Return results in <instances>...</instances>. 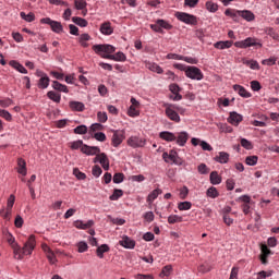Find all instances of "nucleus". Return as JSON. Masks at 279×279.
<instances>
[{
    "label": "nucleus",
    "instance_id": "obj_7",
    "mask_svg": "<svg viewBox=\"0 0 279 279\" xmlns=\"http://www.w3.org/2000/svg\"><path fill=\"white\" fill-rule=\"evenodd\" d=\"M257 45L259 47H263V45H260L259 43H256V39L252 37H247L244 40L234 43V47H236L238 49H247V47H256Z\"/></svg>",
    "mask_w": 279,
    "mask_h": 279
},
{
    "label": "nucleus",
    "instance_id": "obj_20",
    "mask_svg": "<svg viewBox=\"0 0 279 279\" xmlns=\"http://www.w3.org/2000/svg\"><path fill=\"white\" fill-rule=\"evenodd\" d=\"M170 90L173 94V96H170V99H173V101H180L182 99V95H180V86L178 84H171Z\"/></svg>",
    "mask_w": 279,
    "mask_h": 279
},
{
    "label": "nucleus",
    "instance_id": "obj_13",
    "mask_svg": "<svg viewBox=\"0 0 279 279\" xmlns=\"http://www.w3.org/2000/svg\"><path fill=\"white\" fill-rule=\"evenodd\" d=\"M99 32L100 34H102V36H112V34H114V28L112 27V23L107 21L100 24Z\"/></svg>",
    "mask_w": 279,
    "mask_h": 279
},
{
    "label": "nucleus",
    "instance_id": "obj_19",
    "mask_svg": "<svg viewBox=\"0 0 279 279\" xmlns=\"http://www.w3.org/2000/svg\"><path fill=\"white\" fill-rule=\"evenodd\" d=\"M122 247H125L126 250H134L136 247V242L128 236L122 238V240L119 242Z\"/></svg>",
    "mask_w": 279,
    "mask_h": 279
},
{
    "label": "nucleus",
    "instance_id": "obj_57",
    "mask_svg": "<svg viewBox=\"0 0 279 279\" xmlns=\"http://www.w3.org/2000/svg\"><path fill=\"white\" fill-rule=\"evenodd\" d=\"M70 147L71 149H82V147H84V142L82 140L72 142Z\"/></svg>",
    "mask_w": 279,
    "mask_h": 279
},
{
    "label": "nucleus",
    "instance_id": "obj_24",
    "mask_svg": "<svg viewBox=\"0 0 279 279\" xmlns=\"http://www.w3.org/2000/svg\"><path fill=\"white\" fill-rule=\"evenodd\" d=\"M10 66H12L13 69H15V71H19V73H23L24 75H27V69H25V66H23V64H21L19 61L16 60H11L9 62Z\"/></svg>",
    "mask_w": 279,
    "mask_h": 279
},
{
    "label": "nucleus",
    "instance_id": "obj_28",
    "mask_svg": "<svg viewBox=\"0 0 279 279\" xmlns=\"http://www.w3.org/2000/svg\"><path fill=\"white\" fill-rule=\"evenodd\" d=\"M106 252H110V246H108V244H101L96 250L98 258H104V254H106Z\"/></svg>",
    "mask_w": 279,
    "mask_h": 279
},
{
    "label": "nucleus",
    "instance_id": "obj_47",
    "mask_svg": "<svg viewBox=\"0 0 279 279\" xmlns=\"http://www.w3.org/2000/svg\"><path fill=\"white\" fill-rule=\"evenodd\" d=\"M21 19H23L24 21H27V23H32L36 16L34 15V13H28L25 14V12H21L20 13Z\"/></svg>",
    "mask_w": 279,
    "mask_h": 279
},
{
    "label": "nucleus",
    "instance_id": "obj_35",
    "mask_svg": "<svg viewBox=\"0 0 279 279\" xmlns=\"http://www.w3.org/2000/svg\"><path fill=\"white\" fill-rule=\"evenodd\" d=\"M206 195H207V197H210L211 199H217V197H219V191H217V187L210 186L206 191Z\"/></svg>",
    "mask_w": 279,
    "mask_h": 279
},
{
    "label": "nucleus",
    "instance_id": "obj_12",
    "mask_svg": "<svg viewBox=\"0 0 279 279\" xmlns=\"http://www.w3.org/2000/svg\"><path fill=\"white\" fill-rule=\"evenodd\" d=\"M191 143L194 147H197V145H199L203 149V151H213V146H210V144H208V142L206 141H202L197 137H193L191 140Z\"/></svg>",
    "mask_w": 279,
    "mask_h": 279
},
{
    "label": "nucleus",
    "instance_id": "obj_23",
    "mask_svg": "<svg viewBox=\"0 0 279 279\" xmlns=\"http://www.w3.org/2000/svg\"><path fill=\"white\" fill-rule=\"evenodd\" d=\"M225 15L226 16H230V19H232L233 21H239V17H241V10H236V9H227L225 11Z\"/></svg>",
    "mask_w": 279,
    "mask_h": 279
},
{
    "label": "nucleus",
    "instance_id": "obj_18",
    "mask_svg": "<svg viewBox=\"0 0 279 279\" xmlns=\"http://www.w3.org/2000/svg\"><path fill=\"white\" fill-rule=\"evenodd\" d=\"M17 173L23 177L27 175V162L23 158L17 159Z\"/></svg>",
    "mask_w": 279,
    "mask_h": 279
},
{
    "label": "nucleus",
    "instance_id": "obj_63",
    "mask_svg": "<svg viewBox=\"0 0 279 279\" xmlns=\"http://www.w3.org/2000/svg\"><path fill=\"white\" fill-rule=\"evenodd\" d=\"M197 170L202 175H206V173H208V166H206V163H201Z\"/></svg>",
    "mask_w": 279,
    "mask_h": 279
},
{
    "label": "nucleus",
    "instance_id": "obj_15",
    "mask_svg": "<svg viewBox=\"0 0 279 279\" xmlns=\"http://www.w3.org/2000/svg\"><path fill=\"white\" fill-rule=\"evenodd\" d=\"M174 141L179 147H184V145H186L189 142V134L185 131L177 133Z\"/></svg>",
    "mask_w": 279,
    "mask_h": 279
},
{
    "label": "nucleus",
    "instance_id": "obj_22",
    "mask_svg": "<svg viewBox=\"0 0 279 279\" xmlns=\"http://www.w3.org/2000/svg\"><path fill=\"white\" fill-rule=\"evenodd\" d=\"M159 138H161V141H166L167 143H173V141H175V134L169 131H162L159 133Z\"/></svg>",
    "mask_w": 279,
    "mask_h": 279
},
{
    "label": "nucleus",
    "instance_id": "obj_53",
    "mask_svg": "<svg viewBox=\"0 0 279 279\" xmlns=\"http://www.w3.org/2000/svg\"><path fill=\"white\" fill-rule=\"evenodd\" d=\"M74 5H75L76 10H86L87 3L84 0H75Z\"/></svg>",
    "mask_w": 279,
    "mask_h": 279
},
{
    "label": "nucleus",
    "instance_id": "obj_27",
    "mask_svg": "<svg viewBox=\"0 0 279 279\" xmlns=\"http://www.w3.org/2000/svg\"><path fill=\"white\" fill-rule=\"evenodd\" d=\"M52 88L54 90H59V93H69V87H66V85H63L58 81L52 82Z\"/></svg>",
    "mask_w": 279,
    "mask_h": 279
},
{
    "label": "nucleus",
    "instance_id": "obj_26",
    "mask_svg": "<svg viewBox=\"0 0 279 279\" xmlns=\"http://www.w3.org/2000/svg\"><path fill=\"white\" fill-rule=\"evenodd\" d=\"M71 110H75L76 112H84L85 106L80 101H70Z\"/></svg>",
    "mask_w": 279,
    "mask_h": 279
},
{
    "label": "nucleus",
    "instance_id": "obj_37",
    "mask_svg": "<svg viewBox=\"0 0 279 279\" xmlns=\"http://www.w3.org/2000/svg\"><path fill=\"white\" fill-rule=\"evenodd\" d=\"M72 21H73V23H75V25H78L80 27L88 26V21H86L82 17L74 16V17H72Z\"/></svg>",
    "mask_w": 279,
    "mask_h": 279
},
{
    "label": "nucleus",
    "instance_id": "obj_38",
    "mask_svg": "<svg viewBox=\"0 0 279 279\" xmlns=\"http://www.w3.org/2000/svg\"><path fill=\"white\" fill-rule=\"evenodd\" d=\"M191 208H193V204L189 201L181 202L178 204L179 210H191Z\"/></svg>",
    "mask_w": 279,
    "mask_h": 279
},
{
    "label": "nucleus",
    "instance_id": "obj_31",
    "mask_svg": "<svg viewBox=\"0 0 279 279\" xmlns=\"http://www.w3.org/2000/svg\"><path fill=\"white\" fill-rule=\"evenodd\" d=\"M210 184L217 185L221 184V178L219 177V172L213 171L209 175Z\"/></svg>",
    "mask_w": 279,
    "mask_h": 279
},
{
    "label": "nucleus",
    "instance_id": "obj_54",
    "mask_svg": "<svg viewBox=\"0 0 279 279\" xmlns=\"http://www.w3.org/2000/svg\"><path fill=\"white\" fill-rule=\"evenodd\" d=\"M0 117L5 121H12V114L8 110L0 109Z\"/></svg>",
    "mask_w": 279,
    "mask_h": 279
},
{
    "label": "nucleus",
    "instance_id": "obj_64",
    "mask_svg": "<svg viewBox=\"0 0 279 279\" xmlns=\"http://www.w3.org/2000/svg\"><path fill=\"white\" fill-rule=\"evenodd\" d=\"M128 114L129 117H138L140 112L138 110L136 109V107L134 106H131L128 110Z\"/></svg>",
    "mask_w": 279,
    "mask_h": 279
},
{
    "label": "nucleus",
    "instance_id": "obj_44",
    "mask_svg": "<svg viewBox=\"0 0 279 279\" xmlns=\"http://www.w3.org/2000/svg\"><path fill=\"white\" fill-rule=\"evenodd\" d=\"M120 197H123V190L116 189L109 199L111 202H117Z\"/></svg>",
    "mask_w": 279,
    "mask_h": 279
},
{
    "label": "nucleus",
    "instance_id": "obj_10",
    "mask_svg": "<svg viewBox=\"0 0 279 279\" xmlns=\"http://www.w3.org/2000/svg\"><path fill=\"white\" fill-rule=\"evenodd\" d=\"M129 147H133V149H136L137 147H145V140L138 137V136H131L128 140Z\"/></svg>",
    "mask_w": 279,
    "mask_h": 279
},
{
    "label": "nucleus",
    "instance_id": "obj_59",
    "mask_svg": "<svg viewBox=\"0 0 279 279\" xmlns=\"http://www.w3.org/2000/svg\"><path fill=\"white\" fill-rule=\"evenodd\" d=\"M90 132H101L104 130V124L101 123H94L89 128Z\"/></svg>",
    "mask_w": 279,
    "mask_h": 279
},
{
    "label": "nucleus",
    "instance_id": "obj_50",
    "mask_svg": "<svg viewBox=\"0 0 279 279\" xmlns=\"http://www.w3.org/2000/svg\"><path fill=\"white\" fill-rule=\"evenodd\" d=\"M148 69L154 73H158L159 75L163 73L162 68L156 63L148 64Z\"/></svg>",
    "mask_w": 279,
    "mask_h": 279
},
{
    "label": "nucleus",
    "instance_id": "obj_55",
    "mask_svg": "<svg viewBox=\"0 0 279 279\" xmlns=\"http://www.w3.org/2000/svg\"><path fill=\"white\" fill-rule=\"evenodd\" d=\"M97 120L99 121V123H106V121H108V113L99 111L97 113Z\"/></svg>",
    "mask_w": 279,
    "mask_h": 279
},
{
    "label": "nucleus",
    "instance_id": "obj_42",
    "mask_svg": "<svg viewBox=\"0 0 279 279\" xmlns=\"http://www.w3.org/2000/svg\"><path fill=\"white\" fill-rule=\"evenodd\" d=\"M157 23L159 24L160 29H173V25L168 23L166 20H157Z\"/></svg>",
    "mask_w": 279,
    "mask_h": 279
},
{
    "label": "nucleus",
    "instance_id": "obj_39",
    "mask_svg": "<svg viewBox=\"0 0 279 279\" xmlns=\"http://www.w3.org/2000/svg\"><path fill=\"white\" fill-rule=\"evenodd\" d=\"M205 8L208 10V12H217V10H219V4L213 1H207Z\"/></svg>",
    "mask_w": 279,
    "mask_h": 279
},
{
    "label": "nucleus",
    "instance_id": "obj_41",
    "mask_svg": "<svg viewBox=\"0 0 279 279\" xmlns=\"http://www.w3.org/2000/svg\"><path fill=\"white\" fill-rule=\"evenodd\" d=\"M93 138H95L96 141H98L99 143H106V133L104 132H96V133H92Z\"/></svg>",
    "mask_w": 279,
    "mask_h": 279
},
{
    "label": "nucleus",
    "instance_id": "obj_51",
    "mask_svg": "<svg viewBox=\"0 0 279 279\" xmlns=\"http://www.w3.org/2000/svg\"><path fill=\"white\" fill-rule=\"evenodd\" d=\"M73 175H75V178H77V180H86V173L80 171L78 168L73 169Z\"/></svg>",
    "mask_w": 279,
    "mask_h": 279
},
{
    "label": "nucleus",
    "instance_id": "obj_62",
    "mask_svg": "<svg viewBox=\"0 0 279 279\" xmlns=\"http://www.w3.org/2000/svg\"><path fill=\"white\" fill-rule=\"evenodd\" d=\"M80 254H84L88 250V244L86 242H78L77 243Z\"/></svg>",
    "mask_w": 279,
    "mask_h": 279
},
{
    "label": "nucleus",
    "instance_id": "obj_36",
    "mask_svg": "<svg viewBox=\"0 0 279 279\" xmlns=\"http://www.w3.org/2000/svg\"><path fill=\"white\" fill-rule=\"evenodd\" d=\"M243 64H245L246 66H250L253 71H258L260 69V65L256 60H245L243 61Z\"/></svg>",
    "mask_w": 279,
    "mask_h": 279
},
{
    "label": "nucleus",
    "instance_id": "obj_56",
    "mask_svg": "<svg viewBox=\"0 0 279 279\" xmlns=\"http://www.w3.org/2000/svg\"><path fill=\"white\" fill-rule=\"evenodd\" d=\"M125 175L121 172H118L113 175V182L114 184H121V182H123Z\"/></svg>",
    "mask_w": 279,
    "mask_h": 279
},
{
    "label": "nucleus",
    "instance_id": "obj_58",
    "mask_svg": "<svg viewBox=\"0 0 279 279\" xmlns=\"http://www.w3.org/2000/svg\"><path fill=\"white\" fill-rule=\"evenodd\" d=\"M14 202H16V197L13 194H11L7 203V208H9V210H12V208H14Z\"/></svg>",
    "mask_w": 279,
    "mask_h": 279
},
{
    "label": "nucleus",
    "instance_id": "obj_40",
    "mask_svg": "<svg viewBox=\"0 0 279 279\" xmlns=\"http://www.w3.org/2000/svg\"><path fill=\"white\" fill-rule=\"evenodd\" d=\"M183 218L178 215H170L168 217V223L173 225V223H182Z\"/></svg>",
    "mask_w": 279,
    "mask_h": 279
},
{
    "label": "nucleus",
    "instance_id": "obj_60",
    "mask_svg": "<svg viewBox=\"0 0 279 279\" xmlns=\"http://www.w3.org/2000/svg\"><path fill=\"white\" fill-rule=\"evenodd\" d=\"M184 62H187V64H197L199 62V60H197L196 58L193 57H184L182 56V59Z\"/></svg>",
    "mask_w": 279,
    "mask_h": 279
},
{
    "label": "nucleus",
    "instance_id": "obj_46",
    "mask_svg": "<svg viewBox=\"0 0 279 279\" xmlns=\"http://www.w3.org/2000/svg\"><path fill=\"white\" fill-rule=\"evenodd\" d=\"M245 162L248 167H254L258 162V156H248L246 157Z\"/></svg>",
    "mask_w": 279,
    "mask_h": 279
},
{
    "label": "nucleus",
    "instance_id": "obj_48",
    "mask_svg": "<svg viewBox=\"0 0 279 279\" xmlns=\"http://www.w3.org/2000/svg\"><path fill=\"white\" fill-rule=\"evenodd\" d=\"M278 58L276 57H270L269 59H264L262 61V64H264V66H274V64H276Z\"/></svg>",
    "mask_w": 279,
    "mask_h": 279
},
{
    "label": "nucleus",
    "instance_id": "obj_1",
    "mask_svg": "<svg viewBox=\"0 0 279 279\" xmlns=\"http://www.w3.org/2000/svg\"><path fill=\"white\" fill-rule=\"evenodd\" d=\"M8 243L11 244L14 253V258H17V260H23V256H32V252H34V250L36 248V235H29L23 247L14 243V236L9 238Z\"/></svg>",
    "mask_w": 279,
    "mask_h": 279
},
{
    "label": "nucleus",
    "instance_id": "obj_61",
    "mask_svg": "<svg viewBox=\"0 0 279 279\" xmlns=\"http://www.w3.org/2000/svg\"><path fill=\"white\" fill-rule=\"evenodd\" d=\"M92 173H93L94 178H99V175H101V173H102L101 167L94 166L92 169Z\"/></svg>",
    "mask_w": 279,
    "mask_h": 279
},
{
    "label": "nucleus",
    "instance_id": "obj_30",
    "mask_svg": "<svg viewBox=\"0 0 279 279\" xmlns=\"http://www.w3.org/2000/svg\"><path fill=\"white\" fill-rule=\"evenodd\" d=\"M48 99H51V101H54V104H60L62 96L53 90H50L47 93Z\"/></svg>",
    "mask_w": 279,
    "mask_h": 279
},
{
    "label": "nucleus",
    "instance_id": "obj_21",
    "mask_svg": "<svg viewBox=\"0 0 279 279\" xmlns=\"http://www.w3.org/2000/svg\"><path fill=\"white\" fill-rule=\"evenodd\" d=\"M243 121V116L239 114L236 112H231L230 117L228 118V122L231 123V125H239Z\"/></svg>",
    "mask_w": 279,
    "mask_h": 279
},
{
    "label": "nucleus",
    "instance_id": "obj_17",
    "mask_svg": "<svg viewBox=\"0 0 279 279\" xmlns=\"http://www.w3.org/2000/svg\"><path fill=\"white\" fill-rule=\"evenodd\" d=\"M216 162H219L220 165H228L230 160V154L226 151H220L218 155L214 158Z\"/></svg>",
    "mask_w": 279,
    "mask_h": 279
},
{
    "label": "nucleus",
    "instance_id": "obj_8",
    "mask_svg": "<svg viewBox=\"0 0 279 279\" xmlns=\"http://www.w3.org/2000/svg\"><path fill=\"white\" fill-rule=\"evenodd\" d=\"M94 162H99L105 171H108V169H110V160L105 153H98L94 159Z\"/></svg>",
    "mask_w": 279,
    "mask_h": 279
},
{
    "label": "nucleus",
    "instance_id": "obj_45",
    "mask_svg": "<svg viewBox=\"0 0 279 279\" xmlns=\"http://www.w3.org/2000/svg\"><path fill=\"white\" fill-rule=\"evenodd\" d=\"M171 271H173V267L171 265H167L162 268L161 272H160V277L165 278L168 276H171Z\"/></svg>",
    "mask_w": 279,
    "mask_h": 279
},
{
    "label": "nucleus",
    "instance_id": "obj_16",
    "mask_svg": "<svg viewBox=\"0 0 279 279\" xmlns=\"http://www.w3.org/2000/svg\"><path fill=\"white\" fill-rule=\"evenodd\" d=\"M233 90L240 95V97H244V99H250L252 97V94L245 89V87L241 85H233Z\"/></svg>",
    "mask_w": 279,
    "mask_h": 279
},
{
    "label": "nucleus",
    "instance_id": "obj_32",
    "mask_svg": "<svg viewBox=\"0 0 279 279\" xmlns=\"http://www.w3.org/2000/svg\"><path fill=\"white\" fill-rule=\"evenodd\" d=\"M88 40H90V35L87 33L82 34L78 38L81 47H84L85 49L88 47Z\"/></svg>",
    "mask_w": 279,
    "mask_h": 279
},
{
    "label": "nucleus",
    "instance_id": "obj_29",
    "mask_svg": "<svg viewBox=\"0 0 279 279\" xmlns=\"http://www.w3.org/2000/svg\"><path fill=\"white\" fill-rule=\"evenodd\" d=\"M233 41L227 40V41H218L214 44L215 49H230L232 47Z\"/></svg>",
    "mask_w": 279,
    "mask_h": 279
},
{
    "label": "nucleus",
    "instance_id": "obj_49",
    "mask_svg": "<svg viewBox=\"0 0 279 279\" xmlns=\"http://www.w3.org/2000/svg\"><path fill=\"white\" fill-rule=\"evenodd\" d=\"M240 145L242 147H244V149H254V145H252V142H250L246 138H241L240 140Z\"/></svg>",
    "mask_w": 279,
    "mask_h": 279
},
{
    "label": "nucleus",
    "instance_id": "obj_25",
    "mask_svg": "<svg viewBox=\"0 0 279 279\" xmlns=\"http://www.w3.org/2000/svg\"><path fill=\"white\" fill-rule=\"evenodd\" d=\"M240 16L241 19H244V21H247L248 23L254 21L256 19V15L250 10H240Z\"/></svg>",
    "mask_w": 279,
    "mask_h": 279
},
{
    "label": "nucleus",
    "instance_id": "obj_43",
    "mask_svg": "<svg viewBox=\"0 0 279 279\" xmlns=\"http://www.w3.org/2000/svg\"><path fill=\"white\" fill-rule=\"evenodd\" d=\"M0 217H3V219H5V221H10V219L12 217V209H10V208L1 209Z\"/></svg>",
    "mask_w": 279,
    "mask_h": 279
},
{
    "label": "nucleus",
    "instance_id": "obj_2",
    "mask_svg": "<svg viewBox=\"0 0 279 279\" xmlns=\"http://www.w3.org/2000/svg\"><path fill=\"white\" fill-rule=\"evenodd\" d=\"M92 49L97 56H100V58L105 60H114V62H125V60H128V57H125L123 52L112 54L117 51V48L109 44L94 45Z\"/></svg>",
    "mask_w": 279,
    "mask_h": 279
},
{
    "label": "nucleus",
    "instance_id": "obj_9",
    "mask_svg": "<svg viewBox=\"0 0 279 279\" xmlns=\"http://www.w3.org/2000/svg\"><path fill=\"white\" fill-rule=\"evenodd\" d=\"M123 141H125V133L123 131H114L111 138V145L113 147H119Z\"/></svg>",
    "mask_w": 279,
    "mask_h": 279
},
{
    "label": "nucleus",
    "instance_id": "obj_4",
    "mask_svg": "<svg viewBox=\"0 0 279 279\" xmlns=\"http://www.w3.org/2000/svg\"><path fill=\"white\" fill-rule=\"evenodd\" d=\"M163 107L166 108V117L170 119V121H174V123H180V114L175 110V105L173 104H165Z\"/></svg>",
    "mask_w": 279,
    "mask_h": 279
},
{
    "label": "nucleus",
    "instance_id": "obj_6",
    "mask_svg": "<svg viewBox=\"0 0 279 279\" xmlns=\"http://www.w3.org/2000/svg\"><path fill=\"white\" fill-rule=\"evenodd\" d=\"M185 75L190 80H196L197 82H202V78L204 77V73L202 70H199V68L191 65L185 70Z\"/></svg>",
    "mask_w": 279,
    "mask_h": 279
},
{
    "label": "nucleus",
    "instance_id": "obj_52",
    "mask_svg": "<svg viewBox=\"0 0 279 279\" xmlns=\"http://www.w3.org/2000/svg\"><path fill=\"white\" fill-rule=\"evenodd\" d=\"M88 132V128L84 124L78 125L74 129V134H86Z\"/></svg>",
    "mask_w": 279,
    "mask_h": 279
},
{
    "label": "nucleus",
    "instance_id": "obj_33",
    "mask_svg": "<svg viewBox=\"0 0 279 279\" xmlns=\"http://www.w3.org/2000/svg\"><path fill=\"white\" fill-rule=\"evenodd\" d=\"M162 190L156 189L147 196V203L151 204L155 199H158V195H161Z\"/></svg>",
    "mask_w": 279,
    "mask_h": 279
},
{
    "label": "nucleus",
    "instance_id": "obj_34",
    "mask_svg": "<svg viewBox=\"0 0 279 279\" xmlns=\"http://www.w3.org/2000/svg\"><path fill=\"white\" fill-rule=\"evenodd\" d=\"M49 82H51L49 76H44V77L39 78L37 86H38V88H41V89L49 88Z\"/></svg>",
    "mask_w": 279,
    "mask_h": 279
},
{
    "label": "nucleus",
    "instance_id": "obj_5",
    "mask_svg": "<svg viewBox=\"0 0 279 279\" xmlns=\"http://www.w3.org/2000/svg\"><path fill=\"white\" fill-rule=\"evenodd\" d=\"M175 17L178 21H181V23H185L186 25H197V17L193 14L177 12Z\"/></svg>",
    "mask_w": 279,
    "mask_h": 279
},
{
    "label": "nucleus",
    "instance_id": "obj_3",
    "mask_svg": "<svg viewBox=\"0 0 279 279\" xmlns=\"http://www.w3.org/2000/svg\"><path fill=\"white\" fill-rule=\"evenodd\" d=\"M40 23H44L45 25H49L51 27V31L54 32V34H62L64 32V27L62 26V23L58 21H53L50 17L41 19Z\"/></svg>",
    "mask_w": 279,
    "mask_h": 279
},
{
    "label": "nucleus",
    "instance_id": "obj_14",
    "mask_svg": "<svg viewBox=\"0 0 279 279\" xmlns=\"http://www.w3.org/2000/svg\"><path fill=\"white\" fill-rule=\"evenodd\" d=\"M74 228H77V230H90L93 226H95L94 220H88L87 222H84L82 220H76L73 222Z\"/></svg>",
    "mask_w": 279,
    "mask_h": 279
},
{
    "label": "nucleus",
    "instance_id": "obj_11",
    "mask_svg": "<svg viewBox=\"0 0 279 279\" xmlns=\"http://www.w3.org/2000/svg\"><path fill=\"white\" fill-rule=\"evenodd\" d=\"M81 151L82 154H86V156H97L101 154V149L99 147L88 145H83Z\"/></svg>",
    "mask_w": 279,
    "mask_h": 279
}]
</instances>
